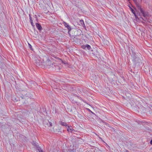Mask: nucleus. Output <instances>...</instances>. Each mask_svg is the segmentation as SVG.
Wrapping results in <instances>:
<instances>
[{
    "label": "nucleus",
    "instance_id": "obj_1",
    "mask_svg": "<svg viewBox=\"0 0 152 152\" xmlns=\"http://www.w3.org/2000/svg\"><path fill=\"white\" fill-rule=\"evenodd\" d=\"M138 11H140L142 15L143 16V18L141 17V15L139 13L137 12V16L136 18V20L137 21H140L143 23H145V22H149L148 20L149 15L148 12H145L141 7L140 5L137 7Z\"/></svg>",
    "mask_w": 152,
    "mask_h": 152
},
{
    "label": "nucleus",
    "instance_id": "obj_2",
    "mask_svg": "<svg viewBox=\"0 0 152 152\" xmlns=\"http://www.w3.org/2000/svg\"><path fill=\"white\" fill-rule=\"evenodd\" d=\"M129 53L131 55V58L134 64L140 66L142 63V60L139 57H137L134 48H129Z\"/></svg>",
    "mask_w": 152,
    "mask_h": 152
},
{
    "label": "nucleus",
    "instance_id": "obj_3",
    "mask_svg": "<svg viewBox=\"0 0 152 152\" xmlns=\"http://www.w3.org/2000/svg\"><path fill=\"white\" fill-rule=\"evenodd\" d=\"M48 48V50H49V51H48V54H50L53 57V58H51V59H53V60L55 61V62H58L59 63L61 62L65 64H66V62L65 61H64L62 59L60 58H59L57 57L56 55H55L52 53V52H53L54 51V50H53L52 48Z\"/></svg>",
    "mask_w": 152,
    "mask_h": 152
},
{
    "label": "nucleus",
    "instance_id": "obj_4",
    "mask_svg": "<svg viewBox=\"0 0 152 152\" xmlns=\"http://www.w3.org/2000/svg\"><path fill=\"white\" fill-rule=\"evenodd\" d=\"M34 63L37 66H40L42 65V64L43 65L45 64V62H44V59L43 60V62H42L41 60L36 57L34 58Z\"/></svg>",
    "mask_w": 152,
    "mask_h": 152
},
{
    "label": "nucleus",
    "instance_id": "obj_5",
    "mask_svg": "<svg viewBox=\"0 0 152 152\" xmlns=\"http://www.w3.org/2000/svg\"><path fill=\"white\" fill-rule=\"evenodd\" d=\"M51 56L52 57L50 58V59H49V58H47L46 61H44L45 62V63L44 65H45L46 64L47 66H52L53 65V64H55V63H54V62L55 61L53 59H51V58H53V57L51 55Z\"/></svg>",
    "mask_w": 152,
    "mask_h": 152
},
{
    "label": "nucleus",
    "instance_id": "obj_6",
    "mask_svg": "<svg viewBox=\"0 0 152 152\" xmlns=\"http://www.w3.org/2000/svg\"><path fill=\"white\" fill-rule=\"evenodd\" d=\"M102 46L104 47H107L108 46V45H109V42L107 40L105 39L104 38V40L102 39Z\"/></svg>",
    "mask_w": 152,
    "mask_h": 152
},
{
    "label": "nucleus",
    "instance_id": "obj_7",
    "mask_svg": "<svg viewBox=\"0 0 152 152\" xmlns=\"http://www.w3.org/2000/svg\"><path fill=\"white\" fill-rule=\"evenodd\" d=\"M27 92L26 91H23L21 92L22 96H21L22 99H25L26 97H28L27 95Z\"/></svg>",
    "mask_w": 152,
    "mask_h": 152
},
{
    "label": "nucleus",
    "instance_id": "obj_8",
    "mask_svg": "<svg viewBox=\"0 0 152 152\" xmlns=\"http://www.w3.org/2000/svg\"><path fill=\"white\" fill-rule=\"evenodd\" d=\"M64 26L67 28L68 30V32L69 33L71 30V27L69 25L68 23L66 22H64Z\"/></svg>",
    "mask_w": 152,
    "mask_h": 152
},
{
    "label": "nucleus",
    "instance_id": "obj_9",
    "mask_svg": "<svg viewBox=\"0 0 152 152\" xmlns=\"http://www.w3.org/2000/svg\"><path fill=\"white\" fill-rule=\"evenodd\" d=\"M36 27L39 31H40L43 29V28L40 23H36Z\"/></svg>",
    "mask_w": 152,
    "mask_h": 152
},
{
    "label": "nucleus",
    "instance_id": "obj_10",
    "mask_svg": "<svg viewBox=\"0 0 152 152\" xmlns=\"http://www.w3.org/2000/svg\"><path fill=\"white\" fill-rule=\"evenodd\" d=\"M133 1L136 4V7L140 5V4L142 1V0H133Z\"/></svg>",
    "mask_w": 152,
    "mask_h": 152
},
{
    "label": "nucleus",
    "instance_id": "obj_11",
    "mask_svg": "<svg viewBox=\"0 0 152 152\" xmlns=\"http://www.w3.org/2000/svg\"><path fill=\"white\" fill-rule=\"evenodd\" d=\"M75 36H78L80 35L82 33V31L80 29L76 30V31L75 32Z\"/></svg>",
    "mask_w": 152,
    "mask_h": 152
},
{
    "label": "nucleus",
    "instance_id": "obj_12",
    "mask_svg": "<svg viewBox=\"0 0 152 152\" xmlns=\"http://www.w3.org/2000/svg\"><path fill=\"white\" fill-rule=\"evenodd\" d=\"M88 50H89V51L92 52V53H92L94 55H96V53H97V51H94V50L93 49H94V48H87Z\"/></svg>",
    "mask_w": 152,
    "mask_h": 152
},
{
    "label": "nucleus",
    "instance_id": "obj_13",
    "mask_svg": "<svg viewBox=\"0 0 152 152\" xmlns=\"http://www.w3.org/2000/svg\"><path fill=\"white\" fill-rule=\"evenodd\" d=\"M129 7L130 9L131 10L132 13H133V14L134 15L135 18L136 19L137 16V14H136V13L135 12V11L131 7H130V6H129Z\"/></svg>",
    "mask_w": 152,
    "mask_h": 152
},
{
    "label": "nucleus",
    "instance_id": "obj_14",
    "mask_svg": "<svg viewBox=\"0 0 152 152\" xmlns=\"http://www.w3.org/2000/svg\"><path fill=\"white\" fill-rule=\"evenodd\" d=\"M59 123L60 125L63 126H65L66 127L68 126V124H67L65 122H64L62 121H60L59 122Z\"/></svg>",
    "mask_w": 152,
    "mask_h": 152
},
{
    "label": "nucleus",
    "instance_id": "obj_15",
    "mask_svg": "<svg viewBox=\"0 0 152 152\" xmlns=\"http://www.w3.org/2000/svg\"><path fill=\"white\" fill-rule=\"evenodd\" d=\"M67 128V131L69 132H70L71 133H72L73 131L75 132V130L72 129L71 128H70V126H68L66 127Z\"/></svg>",
    "mask_w": 152,
    "mask_h": 152
},
{
    "label": "nucleus",
    "instance_id": "obj_16",
    "mask_svg": "<svg viewBox=\"0 0 152 152\" xmlns=\"http://www.w3.org/2000/svg\"><path fill=\"white\" fill-rule=\"evenodd\" d=\"M80 22L81 26L85 29H86V27L84 23V21L82 20H80Z\"/></svg>",
    "mask_w": 152,
    "mask_h": 152
},
{
    "label": "nucleus",
    "instance_id": "obj_17",
    "mask_svg": "<svg viewBox=\"0 0 152 152\" xmlns=\"http://www.w3.org/2000/svg\"><path fill=\"white\" fill-rule=\"evenodd\" d=\"M72 3L74 5L77 6L78 4V2L77 0H72Z\"/></svg>",
    "mask_w": 152,
    "mask_h": 152
},
{
    "label": "nucleus",
    "instance_id": "obj_18",
    "mask_svg": "<svg viewBox=\"0 0 152 152\" xmlns=\"http://www.w3.org/2000/svg\"><path fill=\"white\" fill-rule=\"evenodd\" d=\"M32 144L35 147L37 148H38L39 146L38 145V143H37L36 142L34 141H32Z\"/></svg>",
    "mask_w": 152,
    "mask_h": 152
},
{
    "label": "nucleus",
    "instance_id": "obj_19",
    "mask_svg": "<svg viewBox=\"0 0 152 152\" xmlns=\"http://www.w3.org/2000/svg\"><path fill=\"white\" fill-rule=\"evenodd\" d=\"M43 123L44 125H45V126L48 125V120H45L43 121Z\"/></svg>",
    "mask_w": 152,
    "mask_h": 152
},
{
    "label": "nucleus",
    "instance_id": "obj_20",
    "mask_svg": "<svg viewBox=\"0 0 152 152\" xmlns=\"http://www.w3.org/2000/svg\"><path fill=\"white\" fill-rule=\"evenodd\" d=\"M144 131L146 132L151 131V129H150L149 127H145L144 129Z\"/></svg>",
    "mask_w": 152,
    "mask_h": 152
},
{
    "label": "nucleus",
    "instance_id": "obj_21",
    "mask_svg": "<svg viewBox=\"0 0 152 152\" xmlns=\"http://www.w3.org/2000/svg\"><path fill=\"white\" fill-rule=\"evenodd\" d=\"M81 48H91L90 45L88 44H86L84 45H82Z\"/></svg>",
    "mask_w": 152,
    "mask_h": 152
},
{
    "label": "nucleus",
    "instance_id": "obj_22",
    "mask_svg": "<svg viewBox=\"0 0 152 152\" xmlns=\"http://www.w3.org/2000/svg\"><path fill=\"white\" fill-rule=\"evenodd\" d=\"M87 110L88 111V112H89L90 113H91L92 114H94V115H95V114L93 113V112H92L90 109H88V108H87Z\"/></svg>",
    "mask_w": 152,
    "mask_h": 152
},
{
    "label": "nucleus",
    "instance_id": "obj_23",
    "mask_svg": "<svg viewBox=\"0 0 152 152\" xmlns=\"http://www.w3.org/2000/svg\"><path fill=\"white\" fill-rule=\"evenodd\" d=\"M29 19H30V22H33V20H32V18L31 17V15L30 14H29Z\"/></svg>",
    "mask_w": 152,
    "mask_h": 152
},
{
    "label": "nucleus",
    "instance_id": "obj_24",
    "mask_svg": "<svg viewBox=\"0 0 152 152\" xmlns=\"http://www.w3.org/2000/svg\"><path fill=\"white\" fill-rule=\"evenodd\" d=\"M31 25L34 28H35V25H34L33 22H30Z\"/></svg>",
    "mask_w": 152,
    "mask_h": 152
},
{
    "label": "nucleus",
    "instance_id": "obj_25",
    "mask_svg": "<svg viewBox=\"0 0 152 152\" xmlns=\"http://www.w3.org/2000/svg\"><path fill=\"white\" fill-rule=\"evenodd\" d=\"M48 124H49V126L51 127L52 126V123L51 122H49V121H48Z\"/></svg>",
    "mask_w": 152,
    "mask_h": 152
},
{
    "label": "nucleus",
    "instance_id": "obj_26",
    "mask_svg": "<svg viewBox=\"0 0 152 152\" xmlns=\"http://www.w3.org/2000/svg\"><path fill=\"white\" fill-rule=\"evenodd\" d=\"M3 59V58L0 55V63H1V61H2Z\"/></svg>",
    "mask_w": 152,
    "mask_h": 152
},
{
    "label": "nucleus",
    "instance_id": "obj_27",
    "mask_svg": "<svg viewBox=\"0 0 152 152\" xmlns=\"http://www.w3.org/2000/svg\"><path fill=\"white\" fill-rule=\"evenodd\" d=\"M12 100L14 101V100H15L16 101H17V100H16V98H15L14 97H12Z\"/></svg>",
    "mask_w": 152,
    "mask_h": 152
},
{
    "label": "nucleus",
    "instance_id": "obj_28",
    "mask_svg": "<svg viewBox=\"0 0 152 152\" xmlns=\"http://www.w3.org/2000/svg\"><path fill=\"white\" fill-rule=\"evenodd\" d=\"M74 152V151L72 150H69L68 152Z\"/></svg>",
    "mask_w": 152,
    "mask_h": 152
},
{
    "label": "nucleus",
    "instance_id": "obj_29",
    "mask_svg": "<svg viewBox=\"0 0 152 152\" xmlns=\"http://www.w3.org/2000/svg\"><path fill=\"white\" fill-rule=\"evenodd\" d=\"M30 48V50H31V51H33L34 52L35 51L34 50V49H33V48Z\"/></svg>",
    "mask_w": 152,
    "mask_h": 152
},
{
    "label": "nucleus",
    "instance_id": "obj_30",
    "mask_svg": "<svg viewBox=\"0 0 152 152\" xmlns=\"http://www.w3.org/2000/svg\"><path fill=\"white\" fill-rule=\"evenodd\" d=\"M28 46H29V48H32L31 47V45L29 44L28 43Z\"/></svg>",
    "mask_w": 152,
    "mask_h": 152
},
{
    "label": "nucleus",
    "instance_id": "obj_31",
    "mask_svg": "<svg viewBox=\"0 0 152 152\" xmlns=\"http://www.w3.org/2000/svg\"><path fill=\"white\" fill-rule=\"evenodd\" d=\"M34 16H35V18H36V20H37V16L36 15H35Z\"/></svg>",
    "mask_w": 152,
    "mask_h": 152
},
{
    "label": "nucleus",
    "instance_id": "obj_32",
    "mask_svg": "<svg viewBox=\"0 0 152 152\" xmlns=\"http://www.w3.org/2000/svg\"><path fill=\"white\" fill-rule=\"evenodd\" d=\"M39 152H45L42 150H41Z\"/></svg>",
    "mask_w": 152,
    "mask_h": 152
},
{
    "label": "nucleus",
    "instance_id": "obj_33",
    "mask_svg": "<svg viewBox=\"0 0 152 152\" xmlns=\"http://www.w3.org/2000/svg\"><path fill=\"white\" fill-rule=\"evenodd\" d=\"M100 38L102 40V39L104 40V38L103 37H100Z\"/></svg>",
    "mask_w": 152,
    "mask_h": 152
},
{
    "label": "nucleus",
    "instance_id": "obj_34",
    "mask_svg": "<svg viewBox=\"0 0 152 152\" xmlns=\"http://www.w3.org/2000/svg\"><path fill=\"white\" fill-rule=\"evenodd\" d=\"M126 152H129V151L127 150H126Z\"/></svg>",
    "mask_w": 152,
    "mask_h": 152
},
{
    "label": "nucleus",
    "instance_id": "obj_35",
    "mask_svg": "<svg viewBox=\"0 0 152 152\" xmlns=\"http://www.w3.org/2000/svg\"><path fill=\"white\" fill-rule=\"evenodd\" d=\"M67 50L69 51V50H70L69 48H67Z\"/></svg>",
    "mask_w": 152,
    "mask_h": 152
},
{
    "label": "nucleus",
    "instance_id": "obj_36",
    "mask_svg": "<svg viewBox=\"0 0 152 152\" xmlns=\"http://www.w3.org/2000/svg\"><path fill=\"white\" fill-rule=\"evenodd\" d=\"M19 46L20 47H22V45L21 44H20V45H19Z\"/></svg>",
    "mask_w": 152,
    "mask_h": 152
},
{
    "label": "nucleus",
    "instance_id": "obj_37",
    "mask_svg": "<svg viewBox=\"0 0 152 152\" xmlns=\"http://www.w3.org/2000/svg\"><path fill=\"white\" fill-rule=\"evenodd\" d=\"M48 125H47V126H49V124L48 123Z\"/></svg>",
    "mask_w": 152,
    "mask_h": 152
},
{
    "label": "nucleus",
    "instance_id": "obj_38",
    "mask_svg": "<svg viewBox=\"0 0 152 152\" xmlns=\"http://www.w3.org/2000/svg\"><path fill=\"white\" fill-rule=\"evenodd\" d=\"M83 49H85L86 48H83Z\"/></svg>",
    "mask_w": 152,
    "mask_h": 152
},
{
    "label": "nucleus",
    "instance_id": "obj_39",
    "mask_svg": "<svg viewBox=\"0 0 152 152\" xmlns=\"http://www.w3.org/2000/svg\"><path fill=\"white\" fill-rule=\"evenodd\" d=\"M128 1H129V0H128Z\"/></svg>",
    "mask_w": 152,
    "mask_h": 152
}]
</instances>
